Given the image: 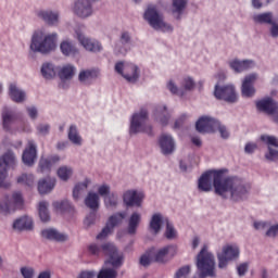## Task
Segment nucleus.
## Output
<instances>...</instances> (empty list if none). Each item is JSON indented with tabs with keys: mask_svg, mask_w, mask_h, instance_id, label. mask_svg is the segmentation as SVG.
<instances>
[{
	"mask_svg": "<svg viewBox=\"0 0 278 278\" xmlns=\"http://www.w3.org/2000/svg\"><path fill=\"white\" fill-rule=\"evenodd\" d=\"M61 53L63 55H75L77 53V48H75V45L68 40H64L60 45Z\"/></svg>",
	"mask_w": 278,
	"mask_h": 278,
	"instance_id": "40",
	"label": "nucleus"
},
{
	"mask_svg": "<svg viewBox=\"0 0 278 278\" xmlns=\"http://www.w3.org/2000/svg\"><path fill=\"white\" fill-rule=\"evenodd\" d=\"M257 81V74H250L244 77L241 86V94L242 97H253L255 94L254 84Z\"/></svg>",
	"mask_w": 278,
	"mask_h": 278,
	"instance_id": "21",
	"label": "nucleus"
},
{
	"mask_svg": "<svg viewBox=\"0 0 278 278\" xmlns=\"http://www.w3.org/2000/svg\"><path fill=\"white\" fill-rule=\"evenodd\" d=\"M150 229L153 233H160V229H162V214L156 213L152 216L150 220Z\"/></svg>",
	"mask_w": 278,
	"mask_h": 278,
	"instance_id": "44",
	"label": "nucleus"
},
{
	"mask_svg": "<svg viewBox=\"0 0 278 278\" xmlns=\"http://www.w3.org/2000/svg\"><path fill=\"white\" fill-rule=\"evenodd\" d=\"M165 237L167 238V240H173V238H177V230H175V227H173V224H170L168 220H166Z\"/></svg>",
	"mask_w": 278,
	"mask_h": 278,
	"instance_id": "54",
	"label": "nucleus"
},
{
	"mask_svg": "<svg viewBox=\"0 0 278 278\" xmlns=\"http://www.w3.org/2000/svg\"><path fill=\"white\" fill-rule=\"evenodd\" d=\"M220 176H216V194L223 199H231V201H244L249 197L251 186H249L242 178L229 176L223 178L222 184H218Z\"/></svg>",
	"mask_w": 278,
	"mask_h": 278,
	"instance_id": "1",
	"label": "nucleus"
},
{
	"mask_svg": "<svg viewBox=\"0 0 278 278\" xmlns=\"http://www.w3.org/2000/svg\"><path fill=\"white\" fill-rule=\"evenodd\" d=\"M41 236L47 240H54V242H66L68 240V236L53 228L42 230Z\"/></svg>",
	"mask_w": 278,
	"mask_h": 278,
	"instance_id": "29",
	"label": "nucleus"
},
{
	"mask_svg": "<svg viewBox=\"0 0 278 278\" xmlns=\"http://www.w3.org/2000/svg\"><path fill=\"white\" fill-rule=\"evenodd\" d=\"M13 229L17 231H29L34 229V220L29 216L21 217L13 223Z\"/></svg>",
	"mask_w": 278,
	"mask_h": 278,
	"instance_id": "30",
	"label": "nucleus"
},
{
	"mask_svg": "<svg viewBox=\"0 0 278 278\" xmlns=\"http://www.w3.org/2000/svg\"><path fill=\"white\" fill-rule=\"evenodd\" d=\"M88 251L90 255H96L97 257L101 255H108L109 264H111L113 268H121V266H123L125 256L123 255V253H118L116 245H114L113 243H104L102 245L91 243L88 247Z\"/></svg>",
	"mask_w": 278,
	"mask_h": 278,
	"instance_id": "3",
	"label": "nucleus"
},
{
	"mask_svg": "<svg viewBox=\"0 0 278 278\" xmlns=\"http://www.w3.org/2000/svg\"><path fill=\"white\" fill-rule=\"evenodd\" d=\"M71 10L78 18H88L93 12L92 2L90 0H76Z\"/></svg>",
	"mask_w": 278,
	"mask_h": 278,
	"instance_id": "15",
	"label": "nucleus"
},
{
	"mask_svg": "<svg viewBox=\"0 0 278 278\" xmlns=\"http://www.w3.org/2000/svg\"><path fill=\"white\" fill-rule=\"evenodd\" d=\"M112 192H110V186L109 185H101L98 188V194L100 197H103L105 199V197L110 195Z\"/></svg>",
	"mask_w": 278,
	"mask_h": 278,
	"instance_id": "59",
	"label": "nucleus"
},
{
	"mask_svg": "<svg viewBox=\"0 0 278 278\" xmlns=\"http://www.w3.org/2000/svg\"><path fill=\"white\" fill-rule=\"evenodd\" d=\"M180 86L182 90L190 91L194 89V79L192 77H185L182 78Z\"/></svg>",
	"mask_w": 278,
	"mask_h": 278,
	"instance_id": "52",
	"label": "nucleus"
},
{
	"mask_svg": "<svg viewBox=\"0 0 278 278\" xmlns=\"http://www.w3.org/2000/svg\"><path fill=\"white\" fill-rule=\"evenodd\" d=\"M104 205L108 210H114V207L118 205V194L111 192L109 195L104 197Z\"/></svg>",
	"mask_w": 278,
	"mask_h": 278,
	"instance_id": "45",
	"label": "nucleus"
},
{
	"mask_svg": "<svg viewBox=\"0 0 278 278\" xmlns=\"http://www.w3.org/2000/svg\"><path fill=\"white\" fill-rule=\"evenodd\" d=\"M229 66L235 73H244V71H249L255 66V61L253 60H238L235 59L229 62Z\"/></svg>",
	"mask_w": 278,
	"mask_h": 278,
	"instance_id": "26",
	"label": "nucleus"
},
{
	"mask_svg": "<svg viewBox=\"0 0 278 278\" xmlns=\"http://www.w3.org/2000/svg\"><path fill=\"white\" fill-rule=\"evenodd\" d=\"M129 40H131V38L129 37V33H123L119 41L115 46V53H121L122 55H125V53L129 51Z\"/></svg>",
	"mask_w": 278,
	"mask_h": 278,
	"instance_id": "32",
	"label": "nucleus"
},
{
	"mask_svg": "<svg viewBox=\"0 0 278 278\" xmlns=\"http://www.w3.org/2000/svg\"><path fill=\"white\" fill-rule=\"evenodd\" d=\"M90 184V179L86 178L83 182H79L74 187L73 198L75 201H79V199L84 197V193L86 192V190H88Z\"/></svg>",
	"mask_w": 278,
	"mask_h": 278,
	"instance_id": "33",
	"label": "nucleus"
},
{
	"mask_svg": "<svg viewBox=\"0 0 278 278\" xmlns=\"http://www.w3.org/2000/svg\"><path fill=\"white\" fill-rule=\"evenodd\" d=\"M85 205L93 212L99 210V194L94 192H89L85 199Z\"/></svg>",
	"mask_w": 278,
	"mask_h": 278,
	"instance_id": "38",
	"label": "nucleus"
},
{
	"mask_svg": "<svg viewBox=\"0 0 278 278\" xmlns=\"http://www.w3.org/2000/svg\"><path fill=\"white\" fill-rule=\"evenodd\" d=\"M216 177L218 178V184H223V179L225 177V170H210L201 175V177L198 180V190L200 192H212V181L213 187L216 194Z\"/></svg>",
	"mask_w": 278,
	"mask_h": 278,
	"instance_id": "6",
	"label": "nucleus"
},
{
	"mask_svg": "<svg viewBox=\"0 0 278 278\" xmlns=\"http://www.w3.org/2000/svg\"><path fill=\"white\" fill-rule=\"evenodd\" d=\"M23 205H25L23 194L15 192L12 194L11 199L5 198L4 201L0 202V213L12 214V212H16V210H23Z\"/></svg>",
	"mask_w": 278,
	"mask_h": 278,
	"instance_id": "9",
	"label": "nucleus"
},
{
	"mask_svg": "<svg viewBox=\"0 0 278 278\" xmlns=\"http://www.w3.org/2000/svg\"><path fill=\"white\" fill-rule=\"evenodd\" d=\"M53 207L56 210V212H71L73 210V206H71V202H68V200L54 202Z\"/></svg>",
	"mask_w": 278,
	"mask_h": 278,
	"instance_id": "47",
	"label": "nucleus"
},
{
	"mask_svg": "<svg viewBox=\"0 0 278 278\" xmlns=\"http://www.w3.org/2000/svg\"><path fill=\"white\" fill-rule=\"evenodd\" d=\"M99 77V72L96 68L83 70L78 74V80L83 86H91L92 81Z\"/></svg>",
	"mask_w": 278,
	"mask_h": 278,
	"instance_id": "25",
	"label": "nucleus"
},
{
	"mask_svg": "<svg viewBox=\"0 0 278 278\" xmlns=\"http://www.w3.org/2000/svg\"><path fill=\"white\" fill-rule=\"evenodd\" d=\"M154 116L156 121L161 123V125H168V118H170V113H168V109L164 105H160L156 108Z\"/></svg>",
	"mask_w": 278,
	"mask_h": 278,
	"instance_id": "34",
	"label": "nucleus"
},
{
	"mask_svg": "<svg viewBox=\"0 0 278 278\" xmlns=\"http://www.w3.org/2000/svg\"><path fill=\"white\" fill-rule=\"evenodd\" d=\"M38 212H39V218L42 220V223H49L51 218L49 216V202L47 201L39 202Z\"/></svg>",
	"mask_w": 278,
	"mask_h": 278,
	"instance_id": "41",
	"label": "nucleus"
},
{
	"mask_svg": "<svg viewBox=\"0 0 278 278\" xmlns=\"http://www.w3.org/2000/svg\"><path fill=\"white\" fill-rule=\"evenodd\" d=\"M153 251L154 262H159L160 264L166 262V255H175L177 253V247L175 245H166L160 250H155L154 248L150 249Z\"/></svg>",
	"mask_w": 278,
	"mask_h": 278,
	"instance_id": "23",
	"label": "nucleus"
},
{
	"mask_svg": "<svg viewBox=\"0 0 278 278\" xmlns=\"http://www.w3.org/2000/svg\"><path fill=\"white\" fill-rule=\"evenodd\" d=\"M256 108L260 112H265L274 117V121L278 123V105L271 98H265L256 102Z\"/></svg>",
	"mask_w": 278,
	"mask_h": 278,
	"instance_id": "16",
	"label": "nucleus"
},
{
	"mask_svg": "<svg viewBox=\"0 0 278 278\" xmlns=\"http://www.w3.org/2000/svg\"><path fill=\"white\" fill-rule=\"evenodd\" d=\"M72 175H73V168L67 166L60 167L58 170V176L60 179H62V181H68Z\"/></svg>",
	"mask_w": 278,
	"mask_h": 278,
	"instance_id": "48",
	"label": "nucleus"
},
{
	"mask_svg": "<svg viewBox=\"0 0 278 278\" xmlns=\"http://www.w3.org/2000/svg\"><path fill=\"white\" fill-rule=\"evenodd\" d=\"M266 236H268V238H275L276 236H278V224L271 226V227L266 231Z\"/></svg>",
	"mask_w": 278,
	"mask_h": 278,
	"instance_id": "63",
	"label": "nucleus"
},
{
	"mask_svg": "<svg viewBox=\"0 0 278 278\" xmlns=\"http://www.w3.org/2000/svg\"><path fill=\"white\" fill-rule=\"evenodd\" d=\"M144 200V193L137 190H127L123 194V201L127 207H141Z\"/></svg>",
	"mask_w": 278,
	"mask_h": 278,
	"instance_id": "18",
	"label": "nucleus"
},
{
	"mask_svg": "<svg viewBox=\"0 0 278 278\" xmlns=\"http://www.w3.org/2000/svg\"><path fill=\"white\" fill-rule=\"evenodd\" d=\"M68 140L78 147L81 144V136H79V131L77 130V126L72 125L70 126L68 134H67Z\"/></svg>",
	"mask_w": 278,
	"mask_h": 278,
	"instance_id": "42",
	"label": "nucleus"
},
{
	"mask_svg": "<svg viewBox=\"0 0 278 278\" xmlns=\"http://www.w3.org/2000/svg\"><path fill=\"white\" fill-rule=\"evenodd\" d=\"M253 21L254 23H258L261 25H273L275 22H273V13L267 12V13H261L253 15Z\"/></svg>",
	"mask_w": 278,
	"mask_h": 278,
	"instance_id": "39",
	"label": "nucleus"
},
{
	"mask_svg": "<svg viewBox=\"0 0 278 278\" xmlns=\"http://www.w3.org/2000/svg\"><path fill=\"white\" fill-rule=\"evenodd\" d=\"M36 14L43 21V23H46V25L52 27H58V25H60V11L39 10Z\"/></svg>",
	"mask_w": 278,
	"mask_h": 278,
	"instance_id": "20",
	"label": "nucleus"
},
{
	"mask_svg": "<svg viewBox=\"0 0 278 278\" xmlns=\"http://www.w3.org/2000/svg\"><path fill=\"white\" fill-rule=\"evenodd\" d=\"M141 220H142V215H140V213L138 212L132 213L128 218V233L130 235L136 233L138 229V225H140Z\"/></svg>",
	"mask_w": 278,
	"mask_h": 278,
	"instance_id": "35",
	"label": "nucleus"
},
{
	"mask_svg": "<svg viewBox=\"0 0 278 278\" xmlns=\"http://www.w3.org/2000/svg\"><path fill=\"white\" fill-rule=\"evenodd\" d=\"M216 123H218V121L213 117L202 116L195 123L197 131L200 134H214V131H216Z\"/></svg>",
	"mask_w": 278,
	"mask_h": 278,
	"instance_id": "19",
	"label": "nucleus"
},
{
	"mask_svg": "<svg viewBox=\"0 0 278 278\" xmlns=\"http://www.w3.org/2000/svg\"><path fill=\"white\" fill-rule=\"evenodd\" d=\"M147 121H149V113L144 109H141L139 113L132 114L129 127L130 136L136 134H153V129L150 125H147Z\"/></svg>",
	"mask_w": 278,
	"mask_h": 278,
	"instance_id": "5",
	"label": "nucleus"
},
{
	"mask_svg": "<svg viewBox=\"0 0 278 278\" xmlns=\"http://www.w3.org/2000/svg\"><path fill=\"white\" fill-rule=\"evenodd\" d=\"M270 1H273V0H252V5L256 10H260V8H262V5H268V3H270Z\"/></svg>",
	"mask_w": 278,
	"mask_h": 278,
	"instance_id": "60",
	"label": "nucleus"
},
{
	"mask_svg": "<svg viewBox=\"0 0 278 278\" xmlns=\"http://www.w3.org/2000/svg\"><path fill=\"white\" fill-rule=\"evenodd\" d=\"M56 47L58 35L55 33L45 35L42 31H37L31 36L29 49L33 53L47 55L51 51H55Z\"/></svg>",
	"mask_w": 278,
	"mask_h": 278,
	"instance_id": "2",
	"label": "nucleus"
},
{
	"mask_svg": "<svg viewBox=\"0 0 278 278\" xmlns=\"http://www.w3.org/2000/svg\"><path fill=\"white\" fill-rule=\"evenodd\" d=\"M34 175L31 174H22L20 177H17V184H21L22 186H28V188H31L34 186Z\"/></svg>",
	"mask_w": 278,
	"mask_h": 278,
	"instance_id": "46",
	"label": "nucleus"
},
{
	"mask_svg": "<svg viewBox=\"0 0 278 278\" xmlns=\"http://www.w3.org/2000/svg\"><path fill=\"white\" fill-rule=\"evenodd\" d=\"M58 77L61 81H71L75 77V73H77V68L75 65L66 64L56 68Z\"/></svg>",
	"mask_w": 278,
	"mask_h": 278,
	"instance_id": "27",
	"label": "nucleus"
},
{
	"mask_svg": "<svg viewBox=\"0 0 278 278\" xmlns=\"http://www.w3.org/2000/svg\"><path fill=\"white\" fill-rule=\"evenodd\" d=\"M55 162H60V156L54 155L49 159H41L39 161V170L40 173H48V170H51V165L55 164Z\"/></svg>",
	"mask_w": 278,
	"mask_h": 278,
	"instance_id": "37",
	"label": "nucleus"
},
{
	"mask_svg": "<svg viewBox=\"0 0 278 278\" xmlns=\"http://www.w3.org/2000/svg\"><path fill=\"white\" fill-rule=\"evenodd\" d=\"M38 151L36 150V143L28 141V147L24 150L22 160L26 166H34L36 162Z\"/></svg>",
	"mask_w": 278,
	"mask_h": 278,
	"instance_id": "24",
	"label": "nucleus"
},
{
	"mask_svg": "<svg viewBox=\"0 0 278 278\" xmlns=\"http://www.w3.org/2000/svg\"><path fill=\"white\" fill-rule=\"evenodd\" d=\"M186 9V0H173V14H181Z\"/></svg>",
	"mask_w": 278,
	"mask_h": 278,
	"instance_id": "50",
	"label": "nucleus"
},
{
	"mask_svg": "<svg viewBox=\"0 0 278 278\" xmlns=\"http://www.w3.org/2000/svg\"><path fill=\"white\" fill-rule=\"evenodd\" d=\"M214 96L220 101H226L227 103H236L238 101V94H236V88L231 85L226 86H215Z\"/></svg>",
	"mask_w": 278,
	"mask_h": 278,
	"instance_id": "12",
	"label": "nucleus"
},
{
	"mask_svg": "<svg viewBox=\"0 0 278 278\" xmlns=\"http://www.w3.org/2000/svg\"><path fill=\"white\" fill-rule=\"evenodd\" d=\"M118 273H116L115 269L112 268H103L98 274V278H116Z\"/></svg>",
	"mask_w": 278,
	"mask_h": 278,
	"instance_id": "51",
	"label": "nucleus"
},
{
	"mask_svg": "<svg viewBox=\"0 0 278 278\" xmlns=\"http://www.w3.org/2000/svg\"><path fill=\"white\" fill-rule=\"evenodd\" d=\"M26 110L28 112L29 118H31L33 121H36V118H38V109H36V106H28Z\"/></svg>",
	"mask_w": 278,
	"mask_h": 278,
	"instance_id": "61",
	"label": "nucleus"
},
{
	"mask_svg": "<svg viewBox=\"0 0 278 278\" xmlns=\"http://www.w3.org/2000/svg\"><path fill=\"white\" fill-rule=\"evenodd\" d=\"M167 88H168L169 92H172V94H178V97H184V90L179 89L177 87V85L175 83H173V80H169L167 83Z\"/></svg>",
	"mask_w": 278,
	"mask_h": 278,
	"instance_id": "55",
	"label": "nucleus"
},
{
	"mask_svg": "<svg viewBox=\"0 0 278 278\" xmlns=\"http://www.w3.org/2000/svg\"><path fill=\"white\" fill-rule=\"evenodd\" d=\"M55 66L51 63H43L41 66V75L45 79H53L55 77Z\"/></svg>",
	"mask_w": 278,
	"mask_h": 278,
	"instance_id": "43",
	"label": "nucleus"
},
{
	"mask_svg": "<svg viewBox=\"0 0 278 278\" xmlns=\"http://www.w3.org/2000/svg\"><path fill=\"white\" fill-rule=\"evenodd\" d=\"M144 18L148 23L159 31H173V26L164 22V16L157 12L155 7H149L144 13Z\"/></svg>",
	"mask_w": 278,
	"mask_h": 278,
	"instance_id": "7",
	"label": "nucleus"
},
{
	"mask_svg": "<svg viewBox=\"0 0 278 278\" xmlns=\"http://www.w3.org/2000/svg\"><path fill=\"white\" fill-rule=\"evenodd\" d=\"M14 166H16V156L12 151L4 153L0 157V188H5L8 168H14Z\"/></svg>",
	"mask_w": 278,
	"mask_h": 278,
	"instance_id": "10",
	"label": "nucleus"
},
{
	"mask_svg": "<svg viewBox=\"0 0 278 278\" xmlns=\"http://www.w3.org/2000/svg\"><path fill=\"white\" fill-rule=\"evenodd\" d=\"M270 34L273 38H278V24L275 22L271 24Z\"/></svg>",
	"mask_w": 278,
	"mask_h": 278,
	"instance_id": "64",
	"label": "nucleus"
},
{
	"mask_svg": "<svg viewBox=\"0 0 278 278\" xmlns=\"http://www.w3.org/2000/svg\"><path fill=\"white\" fill-rule=\"evenodd\" d=\"M159 146L163 155H170L175 152V140L168 134H163L159 138Z\"/></svg>",
	"mask_w": 278,
	"mask_h": 278,
	"instance_id": "22",
	"label": "nucleus"
},
{
	"mask_svg": "<svg viewBox=\"0 0 278 278\" xmlns=\"http://www.w3.org/2000/svg\"><path fill=\"white\" fill-rule=\"evenodd\" d=\"M190 275V266L181 267L175 275V278H186Z\"/></svg>",
	"mask_w": 278,
	"mask_h": 278,
	"instance_id": "58",
	"label": "nucleus"
},
{
	"mask_svg": "<svg viewBox=\"0 0 278 278\" xmlns=\"http://www.w3.org/2000/svg\"><path fill=\"white\" fill-rule=\"evenodd\" d=\"M216 130L219 131L220 138H223L224 140H227V138H229V130L227 129V126L222 125L218 121L215 124V131Z\"/></svg>",
	"mask_w": 278,
	"mask_h": 278,
	"instance_id": "53",
	"label": "nucleus"
},
{
	"mask_svg": "<svg viewBox=\"0 0 278 278\" xmlns=\"http://www.w3.org/2000/svg\"><path fill=\"white\" fill-rule=\"evenodd\" d=\"M216 262L214 261V254L207 251V245H203L200 253L197 256V267L201 277H214V268Z\"/></svg>",
	"mask_w": 278,
	"mask_h": 278,
	"instance_id": "4",
	"label": "nucleus"
},
{
	"mask_svg": "<svg viewBox=\"0 0 278 278\" xmlns=\"http://www.w3.org/2000/svg\"><path fill=\"white\" fill-rule=\"evenodd\" d=\"M126 216H127V213L124 212V213H116V214L112 215L111 217H109V220H108L105 227L97 236V240H105V238L108 236H110V233H112V231H114V227H116L117 225H121V223H123V220Z\"/></svg>",
	"mask_w": 278,
	"mask_h": 278,
	"instance_id": "13",
	"label": "nucleus"
},
{
	"mask_svg": "<svg viewBox=\"0 0 278 278\" xmlns=\"http://www.w3.org/2000/svg\"><path fill=\"white\" fill-rule=\"evenodd\" d=\"M14 123V114L8 108H3L2 110V127L5 131H10V127Z\"/></svg>",
	"mask_w": 278,
	"mask_h": 278,
	"instance_id": "36",
	"label": "nucleus"
},
{
	"mask_svg": "<svg viewBox=\"0 0 278 278\" xmlns=\"http://www.w3.org/2000/svg\"><path fill=\"white\" fill-rule=\"evenodd\" d=\"M115 71L130 84L138 81V77H140L138 66L134 63L117 62L115 64Z\"/></svg>",
	"mask_w": 278,
	"mask_h": 278,
	"instance_id": "8",
	"label": "nucleus"
},
{
	"mask_svg": "<svg viewBox=\"0 0 278 278\" xmlns=\"http://www.w3.org/2000/svg\"><path fill=\"white\" fill-rule=\"evenodd\" d=\"M35 270L33 267H22L21 268V275L24 278H34Z\"/></svg>",
	"mask_w": 278,
	"mask_h": 278,
	"instance_id": "57",
	"label": "nucleus"
},
{
	"mask_svg": "<svg viewBox=\"0 0 278 278\" xmlns=\"http://www.w3.org/2000/svg\"><path fill=\"white\" fill-rule=\"evenodd\" d=\"M96 220H97V213L91 212L89 215L86 216L84 220V225L85 227H90L94 225Z\"/></svg>",
	"mask_w": 278,
	"mask_h": 278,
	"instance_id": "56",
	"label": "nucleus"
},
{
	"mask_svg": "<svg viewBox=\"0 0 278 278\" xmlns=\"http://www.w3.org/2000/svg\"><path fill=\"white\" fill-rule=\"evenodd\" d=\"M9 97L14 103H23L27 99V93L13 83L9 86Z\"/></svg>",
	"mask_w": 278,
	"mask_h": 278,
	"instance_id": "28",
	"label": "nucleus"
},
{
	"mask_svg": "<svg viewBox=\"0 0 278 278\" xmlns=\"http://www.w3.org/2000/svg\"><path fill=\"white\" fill-rule=\"evenodd\" d=\"M261 140L268 147V152L265 154L266 160L269 162H277L278 160V139L274 136L263 135ZM275 147V149H273Z\"/></svg>",
	"mask_w": 278,
	"mask_h": 278,
	"instance_id": "17",
	"label": "nucleus"
},
{
	"mask_svg": "<svg viewBox=\"0 0 278 278\" xmlns=\"http://www.w3.org/2000/svg\"><path fill=\"white\" fill-rule=\"evenodd\" d=\"M50 126L48 124H40L37 126V130L41 136H47L49 134Z\"/></svg>",
	"mask_w": 278,
	"mask_h": 278,
	"instance_id": "62",
	"label": "nucleus"
},
{
	"mask_svg": "<svg viewBox=\"0 0 278 278\" xmlns=\"http://www.w3.org/2000/svg\"><path fill=\"white\" fill-rule=\"evenodd\" d=\"M151 262H155V258L153 256V250H149L148 252H146L143 255H141L139 260V264L146 267L150 266Z\"/></svg>",
	"mask_w": 278,
	"mask_h": 278,
	"instance_id": "49",
	"label": "nucleus"
},
{
	"mask_svg": "<svg viewBox=\"0 0 278 278\" xmlns=\"http://www.w3.org/2000/svg\"><path fill=\"white\" fill-rule=\"evenodd\" d=\"M55 188V178L47 177L38 182L39 194H49Z\"/></svg>",
	"mask_w": 278,
	"mask_h": 278,
	"instance_id": "31",
	"label": "nucleus"
},
{
	"mask_svg": "<svg viewBox=\"0 0 278 278\" xmlns=\"http://www.w3.org/2000/svg\"><path fill=\"white\" fill-rule=\"evenodd\" d=\"M75 34H76L77 40L80 42L81 47L86 49V51L98 53V51H101L103 49L99 41L92 40L84 36V26H79L78 28H76Z\"/></svg>",
	"mask_w": 278,
	"mask_h": 278,
	"instance_id": "14",
	"label": "nucleus"
},
{
	"mask_svg": "<svg viewBox=\"0 0 278 278\" xmlns=\"http://www.w3.org/2000/svg\"><path fill=\"white\" fill-rule=\"evenodd\" d=\"M240 256V248L235 244H228L223 248L222 253L217 254L218 268H227V264Z\"/></svg>",
	"mask_w": 278,
	"mask_h": 278,
	"instance_id": "11",
	"label": "nucleus"
}]
</instances>
